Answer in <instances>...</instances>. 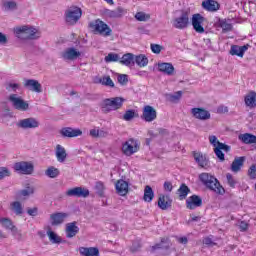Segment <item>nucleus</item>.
I'll return each mask as SVG.
<instances>
[{"instance_id":"nucleus-46","label":"nucleus","mask_w":256,"mask_h":256,"mask_svg":"<svg viewBox=\"0 0 256 256\" xmlns=\"http://www.w3.org/2000/svg\"><path fill=\"white\" fill-rule=\"evenodd\" d=\"M104 61L106 63H117V61H120L119 54L111 52L104 58Z\"/></svg>"},{"instance_id":"nucleus-32","label":"nucleus","mask_w":256,"mask_h":256,"mask_svg":"<svg viewBox=\"0 0 256 256\" xmlns=\"http://www.w3.org/2000/svg\"><path fill=\"white\" fill-rule=\"evenodd\" d=\"M243 165H245V157L244 156L235 157L231 164V171H233V173H239Z\"/></svg>"},{"instance_id":"nucleus-59","label":"nucleus","mask_w":256,"mask_h":256,"mask_svg":"<svg viewBox=\"0 0 256 256\" xmlns=\"http://www.w3.org/2000/svg\"><path fill=\"white\" fill-rule=\"evenodd\" d=\"M209 142L215 148L219 147V144H221V142L219 140H217V136H215V135L209 136Z\"/></svg>"},{"instance_id":"nucleus-18","label":"nucleus","mask_w":256,"mask_h":256,"mask_svg":"<svg viewBox=\"0 0 256 256\" xmlns=\"http://www.w3.org/2000/svg\"><path fill=\"white\" fill-rule=\"evenodd\" d=\"M203 205V199L199 195H192L188 197L186 200V209H190V211H193L194 209H197V207H201Z\"/></svg>"},{"instance_id":"nucleus-48","label":"nucleus","mask_w":256,"mask_h":256,"mask_svg":"<svg viewBox=\"0 0 256 256\" xmlns=\"http://www.w3.org/2000/svg\"><path fill=\"white\" fill-rule=\"evenodd\" d=\"M135 117H137V113L135 112L134 109L126 110V112L123 115L124 121H133Z\"/></svg>"},{"instance_id":"nucleus-21","label":"nucleus","mask_w":256,"mask_h":256,"mask_svg":"<svg viewBox=\"0 0 256 256\" xmlns=\"http://www.w3.org/2000/svg\"><path fill=\"white\" fill-rule=\"evenodd\" d=\"M158 71L169 77L175 75V67L172 63L169 62H158L157 63Z\"/></svg>"},{"instance_id":"nucleus-61","label":"nucleus","mask_w":256,"mask_h":256,"mask_svg":"<svg viewBox=\"0 0 256 256\" xmlns=\"http://www.w3.org/2000/svg\"><path fill=\"white\" fill-rule=\"evenodd\" d=\"M218 147H220V149L222 151H225V153H229V151H231V146L221 142V144H218Z\"/></svg>"},{"instance_id":"nucleus-1","label":"nucleus","mask_w":256,"mask_h":256,"mask_svg":"<svg viewBox=\"0 0 256 256\" xmlns=\"http://www.w3.org/2000/svg\"><path fill=\"white\" fill-rule=\"evenodd\" d=\"M199 181H201L204 187L209 189V191H213L217 195H225V188L221 186V183L215 176L204 172L199 175Z\"/></svg>"},{"instance_id":"nucleus-23","label":"nucleus","mask_w":256,"mask_h":256,"mask_svg":"<svg viewBox=\"0 0 256 256\" xmlns=\"http://www.w3.org/2000/svg\"><path fill=\"white\" fill-rule=\"evenodd\" d=\"M116 193L121 197H125L129 193V183L123 179H120L115 184Z\"/></svg>"},{"instance_id":"nucleus-16","label":"nucleus","mask_w":256,"mask_h":256,"mask_svg":"<svg viewBox=\"0 0 256 256\" xmlns=\"http://www.w3.org/2000/svg\"><path fill=\"white\" fill-rule=\"evenodd\" d=\"M69 217V213L66 212H56L50 215L51 225L52 227H57L59 225H63L65 223V219Z\"/></svg>"},{"instance_id":"nucleus-38","label":"nucleus","mask_w":256,"mask_h":256,"mask_svg":"<svg viewBox=\"0 0 256 256\" xmlns=\"http://www.w3.org/2000/svg\"><path fill=\"white\" fill-rule=\"evenodd\" d=\"M135 63L138 67H147V65H149V58H147L145 54L134 56V64Z\"/></svg>"},{"instance_id":"nucleus-19","label":"nucleus","mask_w":256,"mask_h":256,"mask_svg":"<svg viewBox=\"0 0 256 256\" xmlns=\"http://www.w3.org/2000/svg\"><path fill=\"white\" fill-rule=\"evenodd\" d=\"M24 87L33 93H43V86L35 79L25 80Z\"/></svg>"},{"instance_id":"nucleus-40","label":"nucleus","mask_w":256,"mask_h":256,"mask_svg":"<svg viewBox=\"0 0 256 256\" xmlns=\"http://www.w3.org/2000/svg\"><path fill=\"white\" fill-rule=\"evenodd\" d=\"M47 235L49 237V241H51L52 243L59 245L61 243H65V240H63V238H61L59 235H57V233L48 230L47 231Z\"/></svg>"},{"instance_id":"nucleus-30","label":"nucleus","mask_w":256,"mask_h":256,"mask_svg":"<svg viewBox=\"0 0 256 256\" xmlns=\"http://www.w3.org/2000/svg\"><path fill=\"white\" fill-rule=\"evenodd\" d=\"M157 249H164L165 251H169V249H171V240H169V237L161 238L160 243L152 246V251H157Z\"/></svg>"},{"instance_id":"nucleus-50","label":"nucleus","mask_w":256,"mask_h":256,"mask_svg":"<svg viewBox=\"0 0 256 256\" xmlns=\"http://www.w3.org/2000/svg\"><path fill=\"white\" fill-rule=\"evenodd\" d=\"M226 179H227V184L229 185V187H231L232 189H235V187L237 185V180H235L233 175L231 173H227Z\"/></svg>"},{"instance_id":"nucleus-55","label":"nucleus","mask_w":256,"mask_h":256,"mask_svg":"<svg viewBox=\"0 0 256 256\" xmlns=\"http://www.w3.org/2000/svg\"><path fill=\"white\" fill-rule=\"evenodd\" d=\"M20 85L17 84V83H11V82H8L6 83V91H13L14 93L17 92V89H19Z\"/></svg>"},{"instance_id":"nucleus-8","label":"nucleus","mask_w":256,"mask_h":256,"mask_svg":"<svg viewBox=\"0 0 256 256\" xmlns=\"http://www.w3.org/2000/svg\"><path fill=\"white\" fill-rule=\"evenodd\" d=\"M8 100L17 111H29V102L23 100V98L17 96V94H11Z\"/></svg>"},{"instance_id":"nucleus-41","label":"nucleus","mask_w":256,"mask_h":256,"mask_svg":"<svg viewBox=\"0 0 256 256\" xmlns=\"http://www.w3.org/2000/svg\"><path fill=\"white\" fill-rule=\"evenodd\" d=\"M3 11H17L18 5L15 1H3L2 2Z\"/></svg>"},{"instance_id":"nucleus-26","label":"nucleus","mask_w":256,"mask_h":256,"mask_svg":"<svg viewBox=\"0 0 256 256\" xmlns=\"http://www.w3.org/2000/svg\"><path fill=\"white\" fill-rule=\"evenodd\" d=\"M202 7L206 11H210L211 13H215V11H219L221 5L219 2L215 0H205L202 2Z\"/></svg>"},{"instance_id":"nucleus-44","label":"nucleus","mask_w":256,"mask_h":256,"mask_svg":"<svg viewBox=\"0 0 256 256\" xmlns=\"http://www.w3.org/2000/svg\"><path fill=\"white\" fill-rule=\"evenodd\" d=\"M35 193V188L30 186L29 184L25 187V189L19 191V195L21 197H29Z\"/></svg>"},{"instance_id":"nucleus-6","label":"nucleus","mask_w":256,"mask_h":256,"mask_svg":"<svg viewBox=\"0 0 256 256\" xmlns=\"http://www.w3.org/2000/svg\"><path fill=\"white\" fill-rule=\"evenodd\" d=\"M13 169L16 171V173H21V175H33L35 165H33V162L20 161L14 163Z\"/></svg>"},{"instance_id":"nucleus-60","label":"nucleus","mask_w":256,"mask_h":256,"mask_svg":"<svg viewBox=\"0 0 256 256\" xmlns=\"http://www.w3.org/2000/svg\"><path fill=\"white\" fill-rule=\"evenodd\" d=\"M164 191H168V193H171L173 191V183L170 181L164 182Z\"/></svg>"},{"instance_id":"nucleus-42","label":"nucleus","mask_w":256,"mask_h":256,"mask_svg":"<svg viewBox=\"0 0 256 256\" xmlns=\"http://www.w3.org/2000/svg\"><path fill=\"white\" fill-rule=\"evenodd\" d=\"M60 173L59 169L55 168V166H50L45 171V175L50 179H56V177H59Z\"/></svg>"},{"instance_id":"nucleus-49","label":"nucleus","mask_w":256,"mask_h":256,"mask_svg":"<svg viewBox=\"0 0 256 256\" xmlns=\"http://www.w3.org/2000/svg\"><path fill=\"white\" fill-rule=\"evenodd\" d=\"M135 19H137V21H149L151 15L146 14L145 12H137L135 14Z\"/></svg>"},{"instance_id":"nucleus-5","label":"nucleus","mask_w":256,"mask_h":256,"mask_svg":"<svg viewBox=\"0 0 256 256\" xmlns=\"http://www.w3.org/2000/svg\"><path fill=\"white\" fill-rule=\"evenodd\" d=\"M83 15V10L78 6H71L65 11L64 17L67 25H76V23L81 19Z\"/></svg>"},{"instance_id":"nucleus-11","label":"nucleus","mask_w":256,"mask_h":256,"mask_svg":"<svg viewBox=\"0 0 256 256\" xmlns=\"http://www.w3.org/2000/svg\"><path fill=\"white\" fill-rule=\"evenodd\" d=\"M141 119L146 121V123H152L157 119V110L151 105H146L143 107Z\"/></svg>"},{"instance_id":"nucleus-52","label":"nucleus","mask_w":256,"mask_h":256,"mask_svg":"<svg viewBox=\"0 0 256 256\" xmlns=\"http://www.w3.org/2000/svg\"><path fill=\"white\" fill-rule=\"evenodd\" d=\"M214 153L216 157H218L219 161H225V154L223 153V150L220 146H216V148H214Z\"/></svg>"},{"instance_id":"nucleus-3","label":"nucleus","mask_w":256,"mask_h":256,"mask_svg":"<svg viewBox=\"0 0 256 256\" xmlns=\"http://www.w3.org/2000/svg\"><path fill=\"white\" fill-rule=\"evenodd\" d=\"M123 103H125V98L123 97H112L105 98L99 104V107L105 115L107 113H111V111H117L123 107Z\"/></svg>"},{"instance_id":"nucleus-2","label":"nucleus","mask_w":256,"mask_h":256,"mask_svg":"<svg viewBox=\"0 0 256 256\" xmlns=\"http://www.w3.org/2000/svg\"><path fill=\"white\" fill-rule=\"evenodd\" d=\"M14 33L18 39H22L24 41H33L41 37V32H39V30L33 26L16 27L14 28Z\"/></svg>"},{"instance_id":"nucleus-17","label":"nucleus","mask_w":256,"mask_h":256,"mask_svg":"<svg viewBox=\"0 0 256 256\" xmlns=\"http://www.w3.org/2000/svg\"><path fill=\"white\" fill-rule=\"evenodd\" d=\"M191 114L194 119H199L200 121H207L211 119V113L205 108H192Z\"/></svg>"},{"instance_id":"nucleus-31","label":"nucleus","mask_w":256,"mask_h":256,"mask_svg":"<svg viewBox=\"0 0 256 256\" xmlns=\"http://www.w3.org/2000/svg\"><path fill=\"white\" fill-rule=\"evenodd\" d=\"M119 63L126 67H133L135 65V55L133 53H126L120 58Z\"/></svg>"},{"instance_id":"nucleus-13","label":"nucleus","mask_w":256,"mask_h":256,"mask_svg":"<svg viewBox=\"0 0 256 256\" xmlns=\"http://www.w3.org/2000/svg\"><path fill=\"white\" fill-rule=\"evenodd\" d=\"M39 125V120L33 117L21 119L17 123V127H19V129H37Z\"/></svg>"},{"instance_id":"nucleus-10","label":"nucleus","mask_w":256,"mask_h":256,"mask_svg":"<svg viewBox=\"0 0 256 256\" xmlns=\"http://www.w3.org/2000/svg\"><path fill=\"white\" fill-rule=\"evenodd\" d=\"M0 223L4 229L11 231L12 235L17 237L19 241L22 239L23 234L19 232V229H17V226L13 224V220H11V218H0Z\"/></svg>"},{"instance_id":"nucleus-64","label":"nucleus","mask_w":256,"mask_h":256,"mask_svg":"<svg viewBox=\"0 0 256 256\" xmlns=\"http://www.w3.org/2000/svg\"><path fill=\"white\" fill-rule=\"evenodd\" d=\"M90 136L91 137H99V130H97V129H91L90 130Z\"/></svg>"},{"instance_id":"nucleus-25","label":"nucleus","mask_w":256,"mask_h":256,"mask_svg":"<svg viewBox=\"0 0 256 256\" xmlns=\"http://www.w3.org/2000/svg\"><path fill=\"white\" fill-rule=\"evenodd\" d=\"M124 13H127V10L121 6H118L115 10L106 9L104 11L106 17H110V19H119Z\"/></svg>"},{"instance_id":"nucleus-47","label":"nucleus","mask_w":256,"mask_h":256,"mask_svg":"<svg viewBox=\"0 0 256 256\" xmlns=\"http://www.w3.org/2000/svg\"><path fill=\"white\" fill-rule=\"evenodd\" d=\"M99 83H101V85H104L105 87H115V83L111 79V76H104L100 78Z\"/></svg>"},{"instance_id":"nucleus-53","label":"nucleus","mask_w":256,"mask_h":256,"mask_svg":"<svg viewBox=\"0 0 256 256\" xmlns=\"http://www.w3.org/2000/svg\"><path fill=\"white\" fill-rule=\"evenodd\" d=\"M131 253H139L141 251V241H134L130 247Z\"/></svg>"},{"instance_id":"nucleus-37","label":"nucleus","mask_w":256,"mask_h":256,"mask_svg":"<svg viewBox=\"0 0 256 256\" xmlns=\"http://www.w3.org/2000/svg\"><path fill=\"white\" fill-rule=\"evenodd\" d=\"M244 101L247 107H251V108L256 107V92L252 91L248 93L245 96Z\"/></svg>"},{"instance_id":"nucleus-36","label":"nucleus","mask_w":256,"mask_h":256,"mask_svg":"<svg viewBox=\"0 0 256 256\" xmlns=\"http://www.w3.org/2000/svg\"><path fill=\"white\" fill-rule=\"evenodd\" d=\"M189 193H191V189L185 183H182L177 190V195L179 196L180 201H184V199H187Z\"/></svg>"},{"instance_id":"nucleus-43","label":"nucleus","mask_w":256,"mask_h":256,"mask_svg":"<svg viewBox=\"0 0 256 256\" xmlns=\"http://www.w3.org/2000/svg\"><path fill=\"white\" fill-rule=\"evenodd\" d=\"M96 194L99 197H105V183L101 182V181H97L95 183V187H94Z\"/></svg>"},{"instance_id":"nucleus-57","label":"nucleus","mask_w":256,"mask_h":256,"mask_svg":"<svg viewBox=\"0 0 256 256\" xmlns=\"http://www.w3.org/2000/svg\"><path fill=\"white\" fill-rule=\"evenodd\" d=\"M150 48H151L152 53L159 55V53H161V49H163V46H161L159 44H151Z\"/></svg>"},{"instance_id":"nucleus-27","label":"nucleus","mask_w":256,"mask_h":256,"mask_svg":"<svg viewBox=\"0 0 256 256\" xmlns=\"http://www.w3.org/2000/svg\"><path fill=\"white\" fill-rule=\"evenodd\" d=\"M194 161L198 163L199 167H207L209 165V158L201 152H193Z\"/></svg>"},{"instance_id":"nucleus-39","label":"nucleus","mask_w":256,"mask_h":256,"mask_svg":"<svg viewBox=\"0 0 256 256\" xmlns=\"http://www.w3.org/2000/svg\"><path fill=\"white\" fill-rule=\"evenodd\" d=\"M154 197H155V192H153V188H151V186L149 185L145 186L143 200L146 203H151Z\"/></svg>"},{"instance_id":"nucleus-20","label":"nucleus","mask_w":256,"mask_h":256,"mask_svg":"<svg viewBox=\"0 0 256 256\" xmlns=\"http://www.w3.org/2000/svg\"><path fill=\"white\" fill-rule=\"evenodd\" d=\"M173 205V199H171V196L160 194L158 198V207L159 209H162V211H167V209H171Z\"/></svg>"},{"instance_id":"nucleus-9","label":"nucleus","mask_w":256,"mask_h":256,"mask_svg":"<svg viewBox=\"0 0 256 256\" xmlns=\"http://www.w3.org/2000/svg\"><path fill=\"white\" fill-rule=\"evenodd\" d=\"M139 151V142L133 138L129 139L122 145V152L127 157L137 153Z\"/></svg>"},{"instance_id":"nucleus-56","label":"nucleus","mask_w":256,"mask_h":256,"mask_svg":"<svg viewBox=\"0 0 256 256\" xmlns=\"http://www.w3.org/2000/svg\"><path fill=\"white\" fill-rule=\"evenodd\" d=\"M250 179H256V164H252L248 169Z\"/></svg>"},{"instance_id":"nucleus-63","label":"nucleus","mask_w":256,"mask_h":256,"mask_svg":"<svg viewBox=\"0 0 256 256\" xmlns=\"http://www.w3.org/2000/svg\"><path fill=\"white\" fill-rule=\"evenodd\" d=\"M240 231H247L249 229V224L245 221H242L239 225Z\"/></svg>"},{"instance_id":"nucleus-35","label":"nucleus","mask_w":256,"mask_h":256,"mask_svg":"<svg viewBox=\"0 0 256 256\" xmlns=\"http://www.w3.org/2000/svg\"><path fill=\"white\" fill-rule=\"evenodd\" d=\"M56 159L59 163H65L67 159V151L61 144L56 145Z\"/></svg>"},{"instance_id":"nucleus-33","label":"nucleus","mask_w":256,"mask_h":256,"mask_svg":"<svg viewBox=\"0 0 256 256\" xmlns=\"http://www.w3.org/2000/svg\"><path fill=\"white\" fill-rule=\"evenodd\" d=\"M249 49V45L239 46L232 45L230 49V55H236L237 57H243L245 55V51Z\"/></svg>"},{"instance_id":"nucleus-7","label":"nucleus","mask_w":256,"mask_h":256,"mask_svg":"<svg viewBox=\"0 0 256 256\" xmlns=\"http://www.w3.org/2000/svg\"><path fill=\"white\" fill-rule=\"evenodd\" d=\"M172 25L175 29H187V27L191 25V22L189 21V11H182L180 16L174 18Z\"/></svg>"},{"instance_id":"nucleus-54","label":"nucleus","mask_w":256,"mask_h":256,"mask_svg":"<svg viewBox=\"0 0 256 256\" xmlns=\"http://www.w3.org/2000/svg\"><path fill=\"white\" fill-rule=\"evenodd\" d=\"M117 81L118 83H120V85H126L127 83H129V76H127V74H119L117 77Z\"/></svg>"},{"instance_id":"nucleus-12","label":"nucleus","mask_w":256,"mask_h":256,"mask_svg":"<svg viewBox=\"0 0 256 256\" xmlns=\"http://www.w3.org/2000/svg\"><path fill=\"white\" fill-rule=\"evenodd\" d=\"M205 22V17L201 14L196 13L192 15V27L196 33L203 34L205 33V28L203 27V23Z\"/></svg>"},{"instance_id":"nucleus-34","label":"nucleus","mask_w":256,"mask_h":256,"mask_svg":"<svg viewBox=\"0 0 256 256\" xmlns=\"http://www.w3.org/2000/svg\"><path fill=\"white\" fill-rule=\"evenodd\" d=\"M79 253L82 256H99V248L96 247H80Z\"/></svg>"},{"instance_id":"nucleus-58","label":"nucleus","mask_w":256,"mask_h":256,"mask_svg":"<svg viewBox=\"0 0 256 256\" xmlns=\"http://www.w3.org/2000/svg\"><path fill=\"white\" fill-rule=\"evenodd\" d=\"M27 214L30 217H37V215H39V208L37 207L27 208Z\"/></svg>"},{"instance_id":"nucleus-51","label":"nucleus","mask_w":256,"mask_h":256,"mask_svg":"<svg viewBox=\"0 0 256 256\" xmlns=\"http://www.w3.org/2000/svg\"><path fill=\"white\" fill-rule=\"evenodd\" d=\"M5 177H11V170L7 167H0V181H3Z\"/></svg>"},{"instance_id":"nucleus-24","label":"nucleus","mask_w":256,"mask_h":256,"mask_svg":"<svg viewBox=\"0 0 256 256\" xmlns=\"http://www.w3.org/2000/svg\"><path fill=\"white\" fill-rule=\"evenodd\" d=\"M65 233L67 239H73V237L79 233V226H77V221L67 223Z\"/></svg>"},{"instance_id":"nucleus-45","label":"nucleus","mask_w":256,"mask_h":256,"mask_svg":"<svg viewBox=\"0 0 256 256\" xmlns=\"http://www.w3.org/2000/svg\"><path fill=\"white\" fill-rule=\"evenodd\" d=\"M181 97H183V91H177L174 94L168 95V99L171 103H179Z\"/></svg>"},{"instance_id":"nucleus-22","label":"nucleus","mask_w":256,"mask_h":256,"mask_svg":"<svg viewBox=\"0 0 256 256\" xmlns=\"http://www.w3.org/2000/svg\"><path fill=\"white\" fill-rule=\"evenodd\" d=\"M61 57L65 61H75V59L81 57V52L77 51L75 48H67L62 52Z\"/></svg>"},{"instance_id":"nucleus-15","label":"nucleus","mask_w":256,"mask_h":256,"mask_svg":"<svg viewBox=\"0 0 256 256\" xmlns=\"http://www.w3.org/2000/svg\"><path fill=\"white\" fill-rule=\"evenodd\" d=\"M60 135L64 138L72 139L73 137H81L83 131L79 128L64 127L60 130Z\"/></svg>"},{"instance_id":"nucleus-4","label":"nucleus","mask_w":256,"mask_h":256,"mask_svg":"<svg viewBox=\"0 0 256 256\" xmlns=\"http://www.w3.org/2000/svg\"><path fill=\"white\" fill-rule=\"evenodd\" d=\"M89 29L95 33V35H103V37H109L112 33L111 28L107 23L101 19H96L88 24Z\"/></svg>"},{"instance_id":"nucleus-29","label":"nucleus","mask_w":256,"mask_h":256,"mask_svg":"<svg viewBox=\"0 0 256 256\" xmlns=\"http://www.w3.org/2000/svg\"><path fill=\"white\" fill-rule=\"evenodd\" d=\"M232 19H221L218 20V27H221L223 33H229V31H233V23Z\"/></svg>"},{"instance_id":"nucleus-28","label":"nucleus","mask_w":256,"mask_h":256,"mask_svg":"<svg viewBox=\"0 0 256 256\" xmlns=\"http://www.w3.org/2000/svg\"><path fill=\"white\" fill-rule=\"evenodd\" d=\"M10 211L16 215V217H21L25 213L23 204L19 201H14L10 203Z\"/></svg>"},{"instance_id":"nucleus-14","label":"nucleus","mask_w":256,"mask_h":256,"mask_svg":"<svg viewBox=\"0 0 256 256\" xmlns=\"http://www.w3.org/2000/svg\"><path fill=\"white\" fill-rule=\"evenodd\" d=\"M89 189L85 188V187H74L69 189L66 192L67 197H78V198H83V199H87V197H89Z\"/></svg>"},{"instance_id":"nucleus-62","label":"nucleus","mask_w":256,"mask_h":256,"mask_svg":"<svg viewBox=\"0 0 256 256\" xmlns=\"http://www.w3.org/2000/svg\"><path fill=\"white\" fill-rule=\"evenodd\" d=\"M7 43H8L7 36L2 32H0V45H7Z\"/></svg>"}]
</instances>
